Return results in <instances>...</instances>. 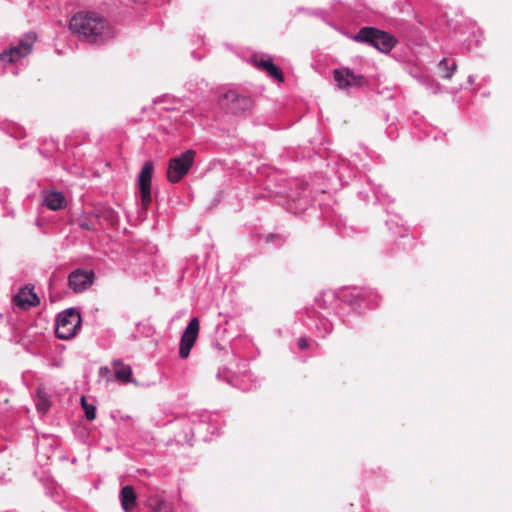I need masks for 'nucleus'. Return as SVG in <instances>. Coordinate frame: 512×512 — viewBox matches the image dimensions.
I'll return each mask as SVG.
<instances>
[{
    "mask_svg": "<svg viewBox=\"0 0 512 512\" xmlns=\"http://www.w3.org/2000/svg\"><path fill=\"white\" fill-rule=\"evenodd\" d=\"M81 405L85 412V417L88 420H94L96 417V407L92 404H88L84 396L81 397Z\"/></svg>",
    "mask_w": 512,
    "mask_h": 512,
    "instance_id": "dca6fc26",
    "label": "nucleus"
},
{
    "mask_svg": "<svg viewBox=\"0 0 512 512\" xmlns=\"http://www.w3.org/2000/svg\"><path fill=\"white\" fill-rule=\"evenodd\" d=\"M13 302L21 309H29L37 306L40 299L32 288L24 287L13 297Z\"/></svg>",
    "mask_w": 512,
    "mask_h": 512,
    "instance_id": "9b49d317",
    "label": "nucleus"
},
{
    "mask_svg": "<svg viewBox=\"0 0 512 512\" xmlns=\"http://www.w3.org/2000/svg\"><path fill=\"white\" fill-rule=\"evenodd\" d=\"M199 333V320L193 318L190 320L188 326L184 330L179 348V355L185 359L189 356L192 347L194 346Z\"/></svg>",
    "mask_w": 512,
    "mask_h": 512,
    "instance_id": "6e6552de",
    "label": "nucleus"
},
{
    "mask_svg": "<svg viewBox=\"0 0 512 512\" xmlns=\"http://www.w3.org/2000/svg\"><path fill=\"white\" fill-rule=\"evenodd\" d=\"M195 152L187 150L170 159L167 168V179L171 183L179 182L189 171L194 162Z\"/></svg>",
    "mask_w": 512,
    "mask_h": 512,
    "instance_id": "20e7f679",
    "label": "nucleus"
},
{
    "mask_svg": "<svg viewBox=\"0 0 512 512\" xmlns=\"http://www.w3.org/2000/svg\"><path fill=\"white\" fill-rule=\"evenodd\" d=\"M109 371H110V370H109V368H108V367H106V366H105V367H101V368H100V370H99V374H100L101 376H104V375H106L107 373H109Z\"/></svg>",
    "mask_w": 512,
    "mask_h": 512,
    "instance_id": "4be33fe9",
    "label": "nucleus"
},
{
    "mask_svg": "<svg viewBox=\"0 0 512 512\" xmlns=\"http://www.w3.org/2000/svg\"><path fill=\"white\" fill-rule=\"evenodd\" d=\"M172 510V504L164 500H156L152 506V512H172Z\"/></svg>",
    "mask_w": 512,
    "mask_h": 512,
    "instance_id": "f3484780",
    "label": "nucleus"
},
{
    "mask_svg": "<svg viewBox=\"0 0 512 512\" xmlns=\"http://www.w3.org/2000/svg\"><path fill=\"white\" fill-rule=\"evenodd\" d=\"M94 273L83 269H77L68 277L69 287L76 293L83 292L93 284Z\"/></svg>",
    "mask_w": 512,
    "mask_h": 512,
    "instance_id": "9d476101",
    "label": "nucleus"
},
{
    "mask_svg": "<svg viewBox=\"0 0 512 512\" xmlns=\"http://www.w3.org/2000/svg\"><path fill=\"white\" fill-rule=\"evenodd\" d=\"M298 347L302 350L306 349L308 347V342L305 338H299L298 340Z\"/></svg>",
    "mask_w": 512,
    "mask_h": 512,
    "instance_id": "412c9836",
    "label": "nucleus"
},
{
    "mask_svg": "<svg viewBox=\"0 0 512 512\" xmlns=\"http://www.w3.org/2000/svg\"><path fill=\"white\" fill-rule=\"evenodd\" d=\"M81 325V316L74 308L61 312L56 320V336L68 340L76 335Z\"/></svg>",
    "mask_w": 512,
    "mask_h": 512,
    "instance_id": "7ed1b4c3",
    "label": "nucleus"
},
{
    "mask_svg": "<svg viewBox=\"0 0 512 512\" xmlns=\"http://www.w3.org/2000/svg\"><path fill=\"white\" fill-rule=\"evenodd\" d=\"M353 40L356 42L370 44L384 53L390 52L397 42L392 35L374 27L361 28L353 37Z\"/></svg>",
    "mask_w": 512,
    "mask_h": 512,
    "instance_id": "f03ea898",
    "label": "nucleus"
},
{
    "mask_svg": "<svg viewBox=\"0 0 512 512\" xmlns=\"http://www.w3.org/2000/svg\"><path fill=\"white\" fill-rule=\"evenodd\" d=\"M77 224L83 230H87V231H94V230H96L94 223L92 221L88 220L85 217L79 218L77 220Z\"/></svg>",
    "mask_w": 512,
    "mask_h": 512,
    "instance_id": "6ab92c4d",
    "label": "nucleus"
},
{
    "mask_svg": "<svg viewBox=\"0 0 512 512\" xmlns=\"http://www.w3.org/2000/svg\"><path fill=\"white\" fill-rule=\"evenodd\" d=\"M439 66L443 70V78L446 79H450L456 69L455 63H453L451 67H448L446 59H442L439 63Z\"/></svg>",
    "mask_w": 512,
    "mask_h": 512,
    "instance_id": "a211bd4d",
    "label": "nucleus"
},
{
    "mask_svg": "<svg viewBox=\"0 0 512 512\" xmlns=\"http://www.w3.org/2000/svg\"><path fill=\"white\" fill-rule=\"evenodd\" d=\"M334 80L340 89L362 87L366 84V79L363 75L355 74L353 70L347 67L335 69Z\"/></svg>",
    "mask_w": 512,
    "mask_h": 512,
    "instance_id": "0eeeda50",
    "label": "nucleus"
},
{
    "mask_svg": "<svg viewBox=\"0 0 512 512\" xmlns=\"http://www.w3.org/2000/svg\"><path fill=\"white\" fill-rule=\"evenodd\" d=\"M42 204L48 209L56 211L64 209L67 205V201L61 192L47 191L43 193Z\"/></svg>",
    "mask_w": 512,
    "mask_h": 512,
    "instance_id": "ddd939ff",
    "label": "nucleus"
},
{
    "mask_svg": "<svg viewBox=\"0 0 512 512\" xmlns=\"http://www.w3.org/2000/svg\"><path fill=\"white\" fill-rule=\"evenodd\" d=\"M253 60L257 67L262 68L265 70L269 76L275 78L278 81H283L284 77L280 69L273 63L272 59L269 56L261 55L257 56L255 55L253 57Z\"/></svg>",
    "mask_w": 512,
    "mask_h": 512,
    "instance_id": "f8f14e48",
    "label": "nucleus"
},
{
    "mask_svg": "<svg viewBox=\"0 0 512 512\" xmlns=\"http://www.w3.org/2000/svg\"><path fill=\"white\" fill-rule=\"evenodd\" d=\"M154 171V164L152 161H146L138 176V188L140 192L141 204L144 209H147L151 203V181Z\"/></svg>",
    "mask_w": 512,
    "mask_h": 512,
    "instance_id": "39448f33",
    "label": "nucleus"
},
{
    "mask_svg": "<svg viewBox=\"0 0 512 512\" xmlns=\"http://www.w3.org/2000/svg\"><path fill=\"white\" fill-rule=\"evenodd\" d=\"M36 41V34L28 33L20 41V44L0 53V62L13 63L31 52L32 45Z\"/></svg>",
    "mask_w": 512,
    "mask_h": 512,
    "instance_id": "423d86ee",
    "label": "nucleus"
},
{
    "mask_svg": "<svg viewBox=\"0 0 512 512\" xmlns=\"http://www.w3.org/2000/svg\"><path fill=\"white\" fill-rule=\"evenodd\" d=\"M36 406L39 412L46 413L50 407V403L47 399L42 398L37 401Z\"/></svg>",
    "mask_w": 512,
    "mask_h": 512,
    "instance_id": "aec40b11",
    "label": "nucleus"
},
{
    "mask_svg": "<svg viewBox=\"0 0 512 512\" xmlns=\"http://www.w3.org/2000/svg\"><path fill=\"white\" fill-rule=\"evenodd\" d=\"M121 506L125 512H130L136 504V493L131 486H124L120 492Z\"/></svg>",
    "mask_w": 512,
    "mask_h": 512,
    "instance_id": "4468645a",
    "label": "nucleus"
},
{
    "mask_svg": "<svg viewBox=\"0 0 512 512\" xmlns=\"http://www.w3.org/2000/svg\"><path fill=\"white\" fill-rule=\"evenodd\" d=\"M112 364L115 368L116 380L125 383L132 382V369L129 365H123L120 360H114Z\"/></svg>",
    "mask_w": 512,
    "mask_h": 512,
    "instance_id": "2eb2a0df",
    "label": "nucleus"
},
{
    "mask_svg": "<svg viewBox=\"0 0 512 512\" xmlns=\"http://www.w3.org/2000/svg\"><path fill=\"white\" fill-rule=\"evenodd\" d=\"M69 27L79 38L93 44L102 43L112 36L106 21L95 13H77L71 18Z\"/></svg>",
    "mask_w": 512,
    "mask_h": 512,
    "instance_id": "f257e3e1",
    "label": "nucleus"
},
{
    "mask_svg": "<svg viewBox=\"0 0 512 512\" xmlns=\"http://www.w3.org/2000/svg\"><path fill=\"white\" fill-rule=\"evenodd\" d=\"M221 104L233 113L244 112L253 107V100L249 96L239 95L236 91H228L221 99Z\"/></svg>",
    "mask_w": 512,
    "mask_h": 512,
    "instance_id": "1a4fd4ad",
    "label": "nucleus"
}]
</instances>
